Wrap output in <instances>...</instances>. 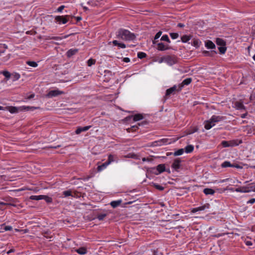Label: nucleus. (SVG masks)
<instances>
[{
	"label": "nucleus",
	"instance_id": "338daca9",
	"mask_svg": "<svg viewBox=\"0 0 255 255\" xmlns=\"http://www.w3.org/2000/svg\"><path fill=\"white\" fill-rule=\"evenodd\" d=\"M76 19L77 21H79L82 19V18L80 16H78L76 17Z\"/></svg>",
	"mask_w": 255,
	"mask_h": 255
},
{
	"label": "nucleus",
	"instance_id": "0e129e2a",
	"mask_svg": "<svg viewBox=\"0 0 255 255\" xmlns=\"http://www.w3.org/2000/svg\"><path fill=\"white\" fill-rule=\"evenodd\" d=\"M61 147V145H58L57 146H50V148H59Z\"/></svg>",
	"mask_w": 255,
	"mask_h": 255
},
{
	"label": "nucleus",
	"instance_id": "473e14b6",
	"mask_svg": "<svg viewBox=\"0 0 255 255\" xmlns=\"http://www.w3.org/2000/svg\"><path fill=\"white\" fill-rule=\"evenodd\" d=\"M75 194H76L74 193V195H73L71 191L70 190H66L63 192V195L64 196V197H68L69 196H71L72 197H75Z\"/></svg>",
	"mask_w": 255,
	"mask_h": 255
},
{
	"label": "nucleus",
	"instance_id": "680f3d73",
	"mask_svg": "<svg viewBox=\"0 0 255 255\" xmlns=\"http://www.w3.org/2000/svg\"><path fill=\"white\" fill-rule=\"evenodd\" d=\"M6 107H3L0 106V110L6 111Z\"/></svg>",
	"mask_w": 255,
	"mask_h": 255
},
{
	"label": "nucleus",
	"instance_id": "a211bd4d",
	"mask_svg": "<svg viewBox=\"0 0 255 255\" xmlns=\"http://www.w3.org/2000/svg\"><path fill=\"white\" fill-rule=\"evenodd\" d=\"M205 45L208 49H213L216 48L215 44L210 40H208L205 42Z\"/></svg>",
	"mask_w": 255,
	"mask_h": 255
},
{
	"label": "nucleus",
	"instance_id": "8fccbe9b",
	"mask_svg": "<svg viewBox=\"0 0 255 255\" xmlns=\"http://www.w3.org/2000/svg\"><path fill=\"white\" fill-rule=\"evenodd\" d=\"M106 216V214H99L97 216V218H98L99 220H103Z\"/></svg>",
	"mask_w": 255,
	"mask_h": 255
},
{
	"label": "nucleus",
	"instance_id": "4468645a",
	"mask_svg": "<svg viewBox=\"0 0 255 255\" xmlns=\"http://www.w3.org/2000/svg\"><path fill=\"white\" fill-rule=\"evenodd\" d=\"M6 110L8 111L11 114L17 113L19 112H20V107H16L12 106H7L6 107Z\"/></svg>",
	"mask_w": 255,
	"mask_h": 255
},
{
	"label": "nucleus",
	"instance_id": "2eb2a0df",
	"mask_svg": "<svg viewBox=\"0 0 255 255\" xmlns=\"http://www.w3.org/2000/svg\"><path fill=\"white\" fill-rule=\"evenodd\" d=\"M157 46V49L159 51H164L169 49L168 45H165L162 42L158 43Z\"/></svg>",
	"mask_w": 255,
	"mask_h": 255
},
{
	"label": "nucleus",
	"instance_id": "13d9d810",
	"mask_svg": "<svg viewBox=\"0 0 255 255\" xmlns=\"http://www.w3.org/2000/svg\"><path fill=\"white\" fill-rule=\"evenodd\" d=\"M123 61L126 63H128L130 61V59L128 57H125L123 59Z\"/></svg>",
	"mask_w": 255,
	"mask_h": 255
},
{
	"label": "nucleus",
	"instance_id": "a878e982",
	"mask_svg": "<svg viewBox=\"0 0 255 255\" xmlns=\"http://www.w3.org/2000/svg\"><path fill=\"white\" fill-rule=\"evenodd\" d=\"M75 252L80 255H85L87 253V250L84 247H81L79 249H76Z\"/></svg>",
	"mask_w": 255,
	"mask_h": 255
},
{
	"label": "nucleus",
	"instance_id": "423d86ee",
	"mask_svg": "<svg viewBox=\"0 0 255 255\" xmlns=\"http://www.w3.org/2000/svg\"><path fill=\"white\" fill-rule=\"evenodd\" d=\"M70 16L66 15L64 16H56L55 17V20L58 22L59 24H65L69 21V18Z\"/></svg>",
	"mask_w": 255,
	"mask_h": 255
},
{
	"label": "nucleus",
	"instance_id": "c03bdc74",
	"mask_svg": "<svg viewBox=\"0 0 255 255\" xmlns=\"http://www.w3.org/2000/svg\"><path fill=\"white\" fill-rule=\"evenodd\" d=\"M46 39H47V40H50V39H54V40H61L62 39V38H61L60 37H58V36H47V37L46 38Z\"/></svg>",
	"mask_w": 255,
	"mask_h": 255
},
{
	"label": "nucleus",
	"instance_id": "c9c22d12",
	"mask_svg": "<svg viewBox=\"0 0 255 255\" xmlns=\"http://www.w3.org/2000/svg\"><path fill=\"white\" fill-rule=\"evenodd\" d=\"M42 199L44 200L48 203H50L52 202V198L47 195H42Z\"/></svg>",
	"mask_w": 255,
	"mask_h": 255
},
{
	"label": "nucleus",
	"instance_id": "72a5a7b5",
	"mask_svg": "<svg viewBox=\"0 0 255 255\" xmlns=\"http://www.w3.org/2000/svg\"><path fill=\"white\" fill-rule=\"evenodd\" d=\"M184 152L183 148H180L175 151L173 153L174 156H179L182 155Z\"/></svg>",
	"mask_w": 255,
	"mask_h": 255
},
{
	"label": "nucleus",
	"instance_id": "f8f14e48",
	"mask_svg": "<svg viewBox=\"0 0 255 255\" xmlns=\"http://www.w3.org/2000/svg\"><path fill=\"white\" fill-rule=\"evenodd\" d=\"M221 166L222 167V168H226V167H236L237 168H240V166L238 165V164H232L230 161H225L224 162H223Z\"/></svg>",
	"mask_w": 255,
	"mask_h": 255
},
{
	"label": "nucleus",
	"instance_id": "6ab92c4d",
	"mask_svg": "<svg viewBox=\"0 0 255 255\" xmlns=\"http://www.w3.org/2000/svg\"><path fill=\"white\" fill-rule=\"evenodd\" d=\"M39 107H30V106H21L20 107V110L21 111H28L29 110L33 111L35 109H39Z\"/></svg>",
	"mask_w": 255,
	"mask_h": 255
},
{
	"label": "nucleus",
	"instance_id": "412c9836",
	"mask_svg": "<svg viewBox=\"0 0 255 255\" xmlns=\"http://www.w3.org/2000/svg\"><path fill=\"white\" fill-rule=\"evenodd\" d=\"M112 42L114 46H117L119 48H125L126 47L125 44L123 43H119L116 40H113Z\"/></svg>",
	"mask_w": 255,
	"mask_h": 255
},
{
	"label": "nucleus",
	"instance_id": "39448f33",
	"mask_svg": "<svg viewBox=\"0 0 255 255\" xmlns=\"http://www.w3.org/2000/svg\"><path fill=\"white\" fill-rule=\"evenodd\" d=\"M114 161V156L112 155H110L108 157V161H106L102 164L100 165H98L97 168V171H101L104 169H105L107 166L111 163L112 161Z\"/></svg>",
	"mask_w": 255,
	"mask_h": 255
},
{
	"label": "nucleus",
	"instance_id": "a18cd8bd",
	"mask_svg": "<svg viewBox=\"0 0 255 255\" xmlns=\"http://www.w3.org/2000/svg\"><path fill=\"white\" fill-rule=\"evenodd\" d=\"M170 36L173 39L177 38L179 36V34L177 33H170Z\"/></svg>",
	"mask_w": 255,
	"mask_h": 255
},
{
	"label": "nucleus",
	"instance_id": "3c124183",
	"mask_svg": "<svg viewBox=\"0 0 255 255\" xmlns=\"http://www.w3.org/2000/svg\"><path fill=\"white\" fill-rule=\"evenodd\" d=\"M229 180V178H226V179H224L222 180H220L219 181H216V182H217L218 183H222L226 182Z\"/></svg>",
	"mask_w": 255,
	"mask_h": 255
},
{
	"label": "nucleus",
	"instance_id": "1a4fd4ad",
	"mask_svg": "<svg viewBox=\"0 0 255 255\" xmlns=\"http://www.w3.org/2000/svg\"><path fill=\"white\" fill-rule=\"evenodd\" d=\"M181 160L180 158H177L175 159L171 165L172 168L174 169L176 171H178V170L181 167Z\"/></svg>",
	"mask_w": 255,
	"mask_h": 255
},
{
	"label": "nucleus",
	"instance_id": "2f4dec72",
	"mask_svg": "<svg viewBox=\"0 0 255 255\" xmlns=\"http://www.w3.org/2000/svg\"><path fill=\"white\" fill-rule=\"evenodd\" d=\"M138 128V126L134 125V126H131L129 128H128L127 129V131L128 132H133V131H135Z\"/></svg>",
	"mask_w": 255,
	"mask_h": 255
},
{
	"label": "nucleus",
	"instance_id": "774afa93",
	"mask_svg": "<svg viewBox=\"0 0 255 255\" xmlns=\"http://www.w3.org/2000/svg\"><path fill=\"white\" fill-rule=\"evenodd\" d=\"M3 205H6V203L1 202H0V206H3Z\"/></svg>",
	"mask_w": 255,
	"mask_h": 255
},
{
	"label": "nucleus",
	"instance_id": "6e6d98bb",
	"mask_svg": "<svg viewBox=\"0 0 255 255\" xmlns=\"http://www.w3.org/2000/svg\"><path fill=\"white\" fill-rule=\"evenodd\" d=\"M245 244L248 246H250L253 245L252 242L250 241H245Z\"/></svg>",
	"mask_w": 255,
	"mask_h": 255
},
{
	"label": "nucleus",
	"instance_id": "ea45409f",
	"mask_svg": "<svg viewBox=\"0 0 255 255\" xmlns=\"http://www.w3.org/2000/svg\"><path fill=\"white\" fill-rule=\"evenodd\" d=\"M152 255H162V253L160 252L158 249L152 250Z\"/></svg>",
	"mask_w": 255,
	"mask_h": 255
},
{
	"label": "nucleus",
	"instance_id": "58836bf2",
	"mask_svg": "<svg viewBox=\"0 0 255 255\" xmlns=\"http://www.w3.org/2000/svg\"><path fill=\"white\" fill-rule=\"evenodd\" d=\"M146 57V54L143 52H139L137 53V57L139 59H142Z\"/></svg>",
	"mask_w": 255,
	"mask_h": 255
},
{
	"label": "nucleus",
	"instance_id": "aec40b11",
	"mask_svg": "<svg viewBox=\"0 0 255 255\" xmlns=\"http://www.w3.org/2000/svg\"><path fill=\"white\" fill-rule=\"evenodd\" d=\"M203 54L205 56L214 57L217 54V52L215 50H212L211 51L204 50L203 51Z\"/></svg>",
	"mask_w": 255,
	"mask_h": 255
},
{
	"label": "nucleus",
	"instance_id": "393cba45",
	"mask_svg": "<svg viewBox=\"0 0 255 255\" xmlns=\"http://www.w3.org/2000/svg\"><path fill=\"white\" fill-rule=\"evenodd\" d=\"M121 203H122L121 200H117V201H113L110 203V205L113 208H117V207H118L119 206H120V204H121Z\"/></svg>",
	"mask_w": 255,
	"mask_h": 255
},
{
	"label": "nucleus",
	"instance_id": "a19ab883",
	"mask_svg": "<svg viewBox=\"0 0 255 255\" xmlns=\"http://www.w3.org/2000/svg\"><path fill=\"white\" fill-rule=\"evenodd\" d=\"M161 40L165 41L167 42L168 43H170V40L168 35L166 34H164L161 37Z\"/></svg>",
	"mask_w": 255,
	"mask_h": 255
},
{
	"label": "nucleus",
	"instance_id": "4be33fe9",
	"mask_svg": "<svg viewBox=\"0 0 255 255\" xmlns=\"http://www.w3.org/2000/svg\"><path fill=\"white\" fill-rule=\"evenodd\" d=\"M203 192L206 195H213L215 193V191L214 190H213L211 188H205L203 190Z\"/></svg>",
	"mask_w": 255,
	"mask_h": 255
},
{
	"label": "nucleus",
	"instance_id": "7c9ffc66",
	"mask_svg": "<svg viewBox=\"0 0 255 255\" xmlns=\"http://www.w3.org/2000/svg\"><path fill=\"white\" fill-rule=\"evenodd\" d=\"M191 36L190 35H184L181 37V41L183 43H186L190 40Z\"/></svg>",
	"mask_w": 255,
	"mask_h": 255
},
{
	"label": "nucleus",
	"instance_id": "f3484780",
	"mask_svg": "<svg viewBox=\"0 0 255 255\" xmlns=\"http://www.w3.org/2000/svg\"><path fill=\"white\" fill-rule=\"evenodd\" d=\"M91 126H85L83 127H78L77 129L75 130V133L77 134H79L81 133L83 131H85L88 130L90 128Z\"/></svg>",
	"mask_w": 255,
	"mask_h": 255
},
{
	"label": "nucleus",
	"instance_id": "dca6fc26",
	"mask_svg": "<svg viewBox=\"0 0 255 255\" xmlns=\"http://www.w3.org/2000/svg\"><path fill=\"white\" fill-rule=\"evenodd\" d=\"M235 108L239 110H245V107L243 104V102L237 101L234 104Z\"/></svg>",
	"mask_w": 255,
	"mask_h": 255
},
{
	"label": "nucleus",
	"instance_id": "603ef678",
	"mask_svg": "<svg viewBox=\"0 0 255 255\" xmlns=\"http://www.w3.org/2000/svg\"><path fill=\"white\" fill-rule=\"evenodd\" d=\"M12 227L11 226H5L4 228V230L5 231H11L12 230Z\"/></svg>",
	"mask_w": 255,
	"mask_h": 255
},
{
	"label": "nucleus",
	"instance_id": "f257e3e1",
	"mask_svg": "<svg viewBox=\"0 0 255 255\" xmlns=\"http://www.w3.org/2000/svg\"><path fill=\"white\" fill-rule=\"evenodd\" d=\"M117 37L126 41H132L135 38V35L129 30L121 28L117 32Z\"/></svg>",
	"mask_w": 255,
	"mask_h": 255
},
{
	"label": "nucleus",
	"instance_id": "69168bd1",
	"mask_svg": "<svg viewBox=\"0 0 255 255\" xmlns=\"http://www.w3.org/2000/svg\"><path fill=\"white\" fill-rule=\"evenodd\" d=\"M142 160L143 161H149V159L148 158H146L144 157V158H142Z\"/></svg>",
	"mask_w": 255,
	"mask_h": 255
},
{
	"label": "nucleus",
	"instance_id": "ddd939ff",
	"mask_svg": "<svg viewBox=\"0 0 255 255\" xmlns=\"http://www.w3.org/2000/svg\"><path fill=\"white\" fill-rule=\"evenodd\" d=\"M4 200L6 202V205H10L13 207H15L16 206L15 203L17 202V199H16L9 197L5 198Z\"/></svg>",
	"mask_w": 255,
	"mask_h": 255
},
{
	"label": "nucleus",
	"instance_id": "bf43d9fd",
	"mask_svg": "<svg viewBox=\"0 0 255 255\" xmlns=\"http://www.w3.org/2000/svg\"><path fill=\"white\" fill-rule=\"evenodd\" d=\"M254 187H255V185L254 186H250L249 187H248L247 190H249V192L250 191H253V190H252V189H254Z\"/></svg>",
	"mask_w": 255,
	"mask_h": 255
},
{
	"label": "nucleus",
	"instance_id": "f704fd0d",
	"mask_svg": "<svg viewBox=\"0 0 255 255\" xmlns=\"http://www.w3.org/2000/svg\"><path fill=\"white\" fill-rule=\"evenodd\" d=\"M29 198L30 199L33 200H42V195H32Z\"/></svg>",
	"mask_w": 255,
	"mask_h": 255
},
{
	"label": "nucleus",
	"instance_id": "0eeeda50",
	"mask_svg": "<svg viewBox=\"0 0 255 255\" xmlns=\"http://www.w3.org/2000/svg\"><path fill=\"white\" fill-rule=\"evenodd\" d=\"M64 93V92L60 91L59 90H54L49 91L46 96L47 98H51L59 96L60 95L63 94Z\"/></svg>",
	"mask_w": 255,
	"mask_h": 255
},
{
	"label": "nucleus",
	"instance_id": "cd10ccee",
	"mask_svg": "<svg viewBox=\"0 0 255 255\" xmlns=\"http://www.w3.org/2000/svg\"><path fill=\"white\" fill-rule=\"evenodd\" d=\"M184 151L186 153H189L192 152L194 150V146L192 145H188L185 147Z\"/></svg>",
	"mask_w": 255,
	"mask_h": 255
},
{
	"label": "nucleus",
	"instance_id": "37998d69",
	"mask_svg": "<svg viewBox=\"0 0 255 255\" xmlns=\"http://www.w3.org/2000/svg\"><path fill=\"white\" fill-rule=\"evenodd\" d=\"M161 34H162V32H161V31H158V32L156 34V35H155V37H154V40H153V44H155V43H156L155 40H156V39H158V38L160 37V36H161Z\"/></svg>",
	"mask_w": 255,
	"mask_h": 255
},
{
	"label": "nucleus",
	"instance_id": "4c0bfd02",
	"mask_svg": "<svg viewBox=\"0 0 255 255\" xmlns=\"http://www.w3.org/2000/svg\"><path fill=\"white\" fill-rule=\"evenodd\" d=\"M26 64L33 67H36L38 66L37 63L34 61H26Z\"/></svg>",
	"mask_w": 255,
	"mask_h": 255
},
{
	"label": "nucleus",
	"instance_id": "49530a36",
	"mask_svg": "<svg viewBox=\"0 0 255 255\" xmlns=\"http://www.w3.org/2000/svg\"><path fill=\"white\" fill-rule=\"evenodd\" d=\"M2 73L7 79H9L10 77V73L7 71H3Z\"/></svg>",
	"mask_w": 255,
	"mask_h": 255
},
{
	"label": "nucleus",
	"instance_id": "b1692460",
	"mask_svg": "<svg viewBox=\"0 0 255 255\" xmlns=\"http://www.w3.org/2000/svg\"><path fill=\"white\" fill-rule=\"evenodd\" d=\"M77 49H71L67 52V56L68 57H70L73 55L76 54L78 52Z\"/></svg>",
	"mask_w": 255,
	"mask_h": 255
},
{
	"label": "nucleus",
	"instance_id": "9b49d317",
	"mask_svg": "<svg viewBox=\"0 0 255 255\" xmlns=\"http://www.w3.org/2000/svg\"><path fill=\"white\" fill-rule=\"evenodd\" d=\"M209 207L210 204L209 203H206L202 206L193 208L191 210V212L193 213H195L197 212L203 211L206 209H208L209 208Z\"/></svg>",
	"mask_w": 255,
	"mask_h": 255
},
{
	"label": "nucleus",
	"instance_id": "6e6552de",
	"mask_svg": "<svg viewBox=\"0 0 255 255\" xmlns=\"http://www.w3.org/2000/svg\"><path fill=\"white\" fill-rule=\"evenodd\" d=\"M192 81L191 78H188L184 79L178 86L177 91H180L185 85H189Z\"/></svg>",
	"mask_w": 255,
	"mask_h": 255
},
{
	"label": "nucleus",
	"instance_id": "79ce46f5",
	"mask_svg": "<svg viewBox=\"0 0 255 255\" xmlns=\"http://www.w3.org/2000/svg\"><path fill=\"white\" fill-rule=\"evenodd\" d=\"M221 144L224 147H227L231 146L232 145L229 143V141L223 140L221 142Z\"/></svg>",
	"mask_w": 255,
	"mask_h": 255
},
{
	"label": "nucleus",
	"instance_id": "f03ea898",
	"mask_svg": "<svg viewBox=\"0 0 255 255\" xmlns=\"http://www.w3.org/2000/svg\"><path fill=\"white\" fill-rule=\"evenodd\" d=\"M224 117L220 116L213 115L210 120L204 122V128L206 129L209 130L213 127L216 123L222 121Z\"/></svg>",
	"mask_w": 255,
	"mask_h": 255
},
{
	"label": "nucleus",
	"instance_id": "bb28decb",
	"mask_svg": "<svg viewBox=\"0 0 255 255\" xmlns=\"http://www.w3.org/2000/svg\"><path fill=\"white\" fill-rule=\"evenodd\" d=\"M216 43L220 46H226V42L224 40L220 38H217L216 40Z\"/></svg>",
	"mask_w": 255,
	"mask_h": 255
},
{
	"label": "nucleus",
	"instance_id": "e433bc0d",
	"mask_svg": "<svg viewBox=\"0 0 255 255\" xmlns=\"http://www.w3.org/2000/svg\"><path fill=\"white\" fill-rule=\"evenodd\" d=\"M220 53L224 54L225 53L227 50V47L225 46H220L218 48Z\"/></svg>",
	"mask_w": 255,
	"mask_h": 255
},
{
	"label": "nucleus",
	"instance_id": "de8ad7c7",
	"mask_svg": "<svg viewBox=\"0 0 255 255\" xmlns=\"http://www.w3.org/2000/svg\"><path fill=\"white\" fill-rule=\"evenodd\" d=\"M154 187L156 189L160 191H162L164 190V187L159 184H154Z\"/></svg>",
	"mask_w": 255,
	"mask_h": 255
},
{
	"label": "nucleus",
	"instance_id": "c756f323",
	"mask_svg": "<svg viewBox=\"0 0 255 255\" xmlns=\"http://www.w3.org/2000/svg\"><path fill=\"white\" fill-rule=\"evenodd\" d=\"M156 142L157 143V144L160 146L163 144H167L170 143L169 142H168V139L166 138L162 139L159 141H156Z\"/></svg>",
	"mask_w": 255,
	"mask_h": 255
},
{
	"label": "nucleus",
	"instance_id": "864d4df0",
	"mask_svg": "<svg viewBox=\"0 0 255 255\" xmlns=\"http://www.w3.org/2000/svg\"><path fill=\"white\" fill-rule=\"evenodd\" d=\"M254 203H255V198H252L251 199H250L248 201H247V204H253Z\"/></svg>",
	"mask_w": 255,
	"mask_h": 255
},
{
	"label": "nucleus",
	"instance_id": "09e8293b",
	"mask_svg": "<svg viewBox=\"0 0 255 255\" xmlns=\"http://www.w3.org/2000/svg\"><path fill=\"white\" fill-rule=\"evenodd\" d=\"M95 62V60L91 58L87 61V64L89 66H91L92 65L94 64Z\"/></svg>",
	"mask_w": 255,
	"mask_h": 255
},
{
	"label": "nucleus",
	"instance_id": "4d7b16f0",
	"mask_svg": "<svg viewBox=\"0 0 255 255\" xmlns=\"http://www.w3.org/2000/svg\"><path fill=\"white\" fill-rule=\"evenodd\" d=\"M20 78V75L18 73H16L15 75H14V80H17L18 79H19Z\"/></svg>",
	"mask_w": 255,
	"mask_h": 255
},
{
	"label": "nucleus",
	"instance_id": "9d476101",
	"mask_svg": "<svg viewBox=\"0 0 255 255\" xmlns=\"http://www.w3.org/2000/svg\"><path fill=\"white\" fill-rule=\"evenodd\" d=\"M176 91H177V86L176 85L173 86L171 88H170L166 90L165 97L164 98V101L166 100L172 94L174 93Z\"/></svg>",
	"mask_w": 255,
	"mask_h": 255
},
{
	"label": "nucleus",
	"instance_id": "5fc2aeb1",
	"mask_svg": "<svg viewBox=\"0 0 255 255\" xmlns=\"http://www.w3.org/2000/svg\"><path fill=\"white\" fill-rule=\"evenodd\" d=\"M65 7V6L64 5H61L60 6H59L57 10L58 12H62V11L63 10V9Z\"/></svg>",
	"mask_w": 255,
	"mask_h": 255
},
{
	"label": "nucleus",
	"instance_id": "c85d7f7f",
	"mask_svg": "<svg viewBox=\"0 0 255 255\" xmlns=\"http://www.w3.org/2000/svg\"><path fill=\"white\" fill-rule=\"evenodd\" d=\"M143 115L140 114H135L133 116V120L134 122L140 121V120L143 119Z\"/></svg>",
	"mask_w": 255,
	"mask_h": 255
},
{
	"label": "nucleus",
	"instance_id": "7ed1b4c3",
	"mask_svg": "<svg viewBox=\"0 0 255 255\" xmlns=\"http://www.w3.org/2000/svg\"><path fill=\"white\" fill-rule=\"evenodd\" d=\"M159 63L164 62L169 66H172L178 62L177 58L175 55H166L162 57L159 61Z\"/></svg>",
	"mask_w": 255,
	"mask_h": 255
},
{
	"label": "nucleus",
	"instance_id": "5701e85b",
	"mask_svg": "<svg viewBox=\"0 0 255 255\" xmlns=\"http://www.w3.org/2000/svg\"><path fill=\"white\" fill-rule=\"evenodd\" d=\"M247 188L248 187L247 186L240 187L236 188L235 191L240 193H248L249 192V190H247Z\"/></svg>",
	"mask_w": 255,
	"mask_h": 255
},
{
	"label": "nucleus",
	"instance_id": "052dcab7",
	"mask_svg": "<svg viewBox=\"0 0 255 255\" xmlns=\"http://www.w3.org/2000/svg\"><path fill=\"white\" fill-rule=\"evenodd\" d=\"M35 96V94H32L31 95H30L29 96H28L27 98V99H32Z\"/></svg>",
	"mask_w": 255,
	"mask_h": 255
},
{
	"label": "nucleus",
	"instance_id": "e2e57ef3",
	"mask_svg": "<svg viewBox=\"0 0 255 255\" xmlns=\"http://www.w3.org/2000/svg\"><path fill=\"white\" fill-rule=\"evenodd\" d=\"M177 26L180 27H184V25L182 23H179L178 24Z\"/></svg>",
	"mask_w": 255,
	"mask_h": 255
},
{
	"label": "nucleus",
	"instance_id": "20e7f679",
	"mask_svg": "<svg viewBox=\"0 0 255 255\" xmlns=\"http://www.w3.org/2000/svg\"><path fill=\"white\" fill-rule=\"evenodd\" d=\"M165 171L166 170L165 164H159L156 167L151 169V172L155 175H159Z\"/></svg>",
	"mask_w": 255,
	"mask_h": 255
}]
</instances>
